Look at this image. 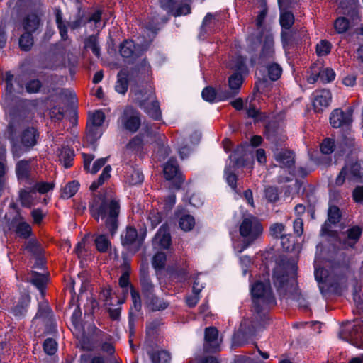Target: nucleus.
<instances>
[{
	"instance_id": "1",
	"label": "nucleus",
	"mask_w": 363,
	"mask_h": 363,
	"mask_svg": "<svg viewBox=\"0 0 363 363\" xmlns=\"http://www.w3.org/2000/svg\"><path fill=\"white\" fill-rule=\"evenodd\" d=\"M90 211L92 216L105 222L106 228L113 235L118 228V216L120 211L118 200L111 193L96 196L90 203Z\"/></svg>"
},
{
	"instance_id": "2",
	"label": "nucleus",
	"mask_w": 363,
	"mask_h": 363,
	"mask_svg": "<svg viewBox=\"0 0 363 363\" xmlns=\"http://www.w3.org/2000/svg\"><path fill=\"white\" fill-rule=\"evenodd\" d=\"M250 292L252 308L255 313L254 327L257 328L263 326L269 320L267 309L274 306L276 301L269 280L264 281L257 280L251 285Z\"/></svg>"
},
{
	"instance_id": "3",
	"label": "nucleus",
	"mask_w": 363,
	"mask_h": 363,
	"mask_svg": "<svg viewBox=\"0 0 363 363\" xmlns=\"http://www.w3.org/2000/svg\"><path fill=\"white\" fill-rule=\"evenodd\" d=\"M296 272L294 262L281 260L277 263L274 269L273 281L280 296L292 297L296 292Z\"/></svg>"
},
{
	"instance_id": "4",
	"label": "nucleus",
	"mask_w": 363,
	"mask_h": 363,
	"mask_svg": "<svg viewBox=\"0 0 363 363\" xmlns=\"http://www.w3.org/2000/svg\"><path fill=\"white\" fill-rule=\"evenodd\" d=\"M134 101L152 119L160 120L161 118L162 113L160 104L156 99L151 86L136 91L134 94Z\"/></svg>"
},
{
	"instance_id": "5",
	"label": "nucleus",
	"mask_w": 363,
	"mask_h": 363,
	"mask_svg": "<svg viewBox=\"0 0 363 363\" xmlns=\"http://www.w3.org/2000/svg\"><path fill=\"white\" fill-rule=\"evenodd\" d=\"M262 225L255 217L251 216L243 219L240 226V233L247 240L242 246L234 244L235 250L239 253L242 252L262 234Z\"/></svg>"
},
{
	"instance_id": "6",
	"label": "nucleus",
	"mask_w": 363,
	"mask_h": 363,
	"mask_svg": "<svg viewBox=\"0 0 363 363\" xmlns=\"http://www.w3.org/2000/svg\"><path fill=\"white\" fill-rule=\"evenodd\" d=\"M232 68L236 69L238 72L233 74L228 79L229 90L223 91L225 95L220 96V99H229L235 96L240 91L241 86L243 83V77L242 73L247 72V67L244 59L242 57H238Z\"/></svg>"
},
{
	"instance_id": "7",
	"label": "nucleus",
	"mask_w": 363,
	"mask_h": 363,
	"mask_svg": "<svg viewBox=\"0 0 363 363\" xmlns=\"http://www.w3.org/2000/svg\"><path fill=\"white\" fill-rule=\"evenodd\" d=\"M363 177V162H347L335 179V184L342 186L345 182H359Z\"/></svg>"
},
{
	"instance_id": "8",
	"label": "nucleus",
	"mask_w": 363,
	"mask_h": 363,
	"mask_svg": "<svg viewBox=\"0 0 363 363\" xmlns=\"http://www.w3.org/2000/svg\"><path fill=\"white\" fill-rule=\"evenodd\" d=\"M339 335L342 340L358 347L363 336V321L347 323L342 327Z\"/></svg>"
},
{
	"instance_id": "9",
	"label": "nucleus",
	"mask_w": 363,
	"mask_h": 363,
	"mask_svg": "<svg viewBox=\"0 0 363 363\" xmlns=\"http://www.w3.org/2000/svg\"><path fill=\"white\" fill-rule=\"evenodd\" d=\"M105 120V114L101 111H96L89 116L86 130V140L91 145L101 138L102 132L100 127Z\"/></svg>"
},
{
	"instance_id": "10",
	"label": "nucleus",
	"mask_w": 363,
	"mask_h": 363,
	"mask_svg": "<svg viewBox=\"0 0 363 363\" xmlns=\"http://www.w3.org/2000/svg\"><path fill=\"white\" fill-rule=\"evenodd\" d=\"M352 108H348L345 111L340 108L333 110L330 116V123L333 128L350 125L352 122Z\"/></svg>"
},
{
	"instance_id": "11",
	"label": "nucleus",
	"mask_w": 363,
	"mask_h": 363,
	"mask_svg": "<svg viewBox=\"0 0 363 363\" xmlns=\"http://www.w3.org/2000/svg\"><path fill=\"white\" fill-rule=\"evenodd\" d=\"M43 12L38 10L28 13L22 21L23 30L33 34L37 33L43 26Z\"/></svg>"
},
{
	"instance_id": "12",
	"label": "nucleus",
	"mask_w": 363,
	"mask_h": 363,
	"mask_svg": "<svg viewBox=\"0 0 363 363\" xmlns=\"http://www.w3.org/2000/svg\"><path fill=\"white\" fill-rule=\"evenodd\" d=\"M121 123L125 129L136 132L140 125V113L133 108L128 106L121 116Z\"/></svg>"
},
{
	"instance_id": "13",
	"label": "nucleus",
	"mask_w": 363,
	"mask_h": 363,
	"mask_svg": "<svg viewBox=\"0 0 363 363\" xmlns=\"http://www.w3.org/2000/svg\"><path fill=\"white\" fill-rule=\"evenodd\" d=\"M331 94L328 89L316 90L312 94V104L317 113L323 112L331 101Z\"/></svg>"
},
{
	"instance_id": "14",
	"label": "nucleus",
	"mask_w": 363,
	"mask_h": 363,
	"mask_svg": "<svg viewBox=\"0 0 363 363\" xmlns=\"http://www.w3.org/2000/svg\"><path fill=\"white\" fill-rule=\"evenodd\" d=\"M220 340H218V330L214 327L206 328L205 330L204 350L211 352L220 350Z\"/></svg>"
},
{
	"instance_id": "15",
	"label": "nucleus",
	"mask_w": 363,
	"mask_h": 363,
	"mask_svg": "<svg viewBox=\"0 0 363 363\" xmlns=\"http://www.w3.org/2000/svg\"><path fill=\"white\" fill-rule=\"evenodd\" d=\"M264 44L259 56V63L264 66L266 61L272 59L274 55V37L270 32H266L262 36Z\"/></svg>"
},
{
	"instance_id": "16",
	"label": "nucleus",
	"mask_w": 363,
	"mask_h": 363,
	"mask_svg": "<svg viewBox=\"0 0 363 363\" xmlns=\"http://www.w3.org/2000/svg\"><path fill=\"white\" fill-rule=\"evenodd\" d=\"M140 281L145 298H151L154 294V285L148 277V267L147 264L141 266Z\"/></svg>"
},
{
	"instance_id": "17",
	"label": "nucleus",
	"mask_w": 363,
	"mask_h": 363,
	"mask_svg": "<svg viewBox=\"0 0 363 363\" xmlns=\"http://www.w3.org/2000/svg\"><path fill=\"white\" fill-rule=\"evenodd\" d=\"M19 201L22 206L31 208L39 202V196L35 189H23L19 191Z\"/></svg>"
},
{
	"instance_id": "18",
	"label": "nucleus",
	"mask_w": 363,
	"mask_h": 363,
	"mask_svg": "<svg viewBox=\"0 0 363 363\" xmlns=\"http://www.w3.org/2000/svg\"><path fill=\"white\" fill-rule=\"evenodd\" d=\"M247 145H240L229 156L230 162L233 163V167H240L247 166V160L250 158L247 152Z\"/></svg>"
},
{
	"instance_id": "19",
	"label": "nucleus",
	"mask_w": 363,
	"mask_h": 363,
	"mask_svg": "<svg viewBox=\"0 0 363 363\" xmlns=\"http://www.w3.org/2000/svg\"><path fill=\"white\" fill-rule=\"evenodd\" d=\"M314 267H315L314 274H315V280L319 284L322 283V284L319 285V289H320L321 294H324L325 291L326 290L325 289V286H323V284H328L332 286L333 285L332 280L333 279L332 278V275L328 273V270L318 267V262L316 259L314 262Z\"/></svg>"
},
{
	"instance_id": "20",
	"label": "nucleus",
	"mask_w": 363,
	"mask_h": 363,
	"mask_svg": "<svg viewBox=\"0 0 363 363\" xmlns=\"http://www.w3.org/2000/svg\"><path fill=\"white\" fill-rule=\"evenodd\" d=\"M11 226L15 228V232L21 238H27L31 234L30 225L24 221L23 218L19 214L13 218Z\"/></svg>"
},
{
	"instance_id": "21",
	"label": "nucleus",
	"mask_w": 363,
	"mask_h": 363,
	"mask_svg": "<svg viewBox=\"0 0 363 363\" xmlns=\"http://www.w3.org/2000/svg\"><path fill=\"white\" fill-rule=\"evenodd\" d=\"M153 245L163 249H167L171 245V236L168 227L162 225L153 239Z\"/></svg>"
},
{
	"instance_id": "22",
	"label": "nucleus",
	"mask_w": 363,
	"mask_h": 363,
	"mask_svg": "<svg viewBox=\"0 0 363 363\" xmlns=\"http://www.w3.org/2000/svg\"><path fill=\"white\" fill-rule=\"evenodd\" d=\"M362 230L360 227L355 225L349 228L345 232V237L342 240V244L345 247H354L358 242Z\"/></svg>"
},
{
	"instance_id": "23",
	"label": "nucleus",
	"mask_w": 363,
	"mask_h": 363,
	"mask_svg": "<svg viewBox=\"0 0 363 363\" xmlns=\"http://www.w3.org/2000/svg\"><path fill=\"white\" fill-rule=\"evenodd\" d=\"M276 161L281 168L289 169V172L294 174L292 167L294 165V155L292 152L282 150L274 155Z\"/></svg>"
},
{
	"instance_id": "24",
	"label": "nucleus",
	"mask_w": 363,
	"mask_h": 363,
	"mask_svg": "<svg viewBox=\"0 0 363 363\" xmlns=\"http://www.w3.org/2000/svg\"><path fill=\"white\" fill-rule=\"evenodd\" d=\"M143 50L135 44L133 40H125L120 47V53L124 58H135L140 55Z\"/></svg>"
},
{
	"instance_id": "25",
	"label": "nucleus",
	"mask_w": 363,
	"mask_h": 363,
	"mask_svg": "<svg viewBox=\"0 0 363 363\" xmlns=\"http://www.w3.org/2000/svg\"><path fill=\"white\" fill-rule=\"evenodd\" d=\"M38 134L37 130L33 128H27L21 135V144L23 147H30L36 144Z\"/></svg>"
},
{
	"instance_id": "26",
	"label": "nucleus",
	"mask_w": 363,
	"mask_h": 363,
	"mask_svg": "<svg viewBox=\"0 0 363 363\" xmlns=\"http://www.w3.org/2000/svg\"><path fill=\"white\" fill-rule=\"evenodd\" d=\"M147 306L150 311H157L166 309L169 306V303L163 298L155 296L154 294L151 298L145 299Z\"/></svg>"
},
{
	"instance_id": "27",
	"label": "nucleus",
	"mask_w": 363,
	"mask_h": 363,
	"mask_svg": "<svg viewBox=\"0 0 363 363\" xmlns=\"http://www.w3.org/2000/svg\"><path fill=\"white\" fill-rule=\"evenodd\" d=\"M201 95L203 100L208 101L210 103L227 100L220 99V96H222L221 95H225V93L223 90L216 91V90L212 87H206L205 89H203Z\"/></svg>"
},
{
	"instance_id": "28",
	"label": "nucleus",
	"mask_w": 363,
	"mask_h": 363,
	"mask_svg": "<svg viewBox=\"0 0 363 363\" xmlns=\"http://www.w3.org/2000/svg\"><path fill=\"white\" fill-rule=\"evenodd\" d=\"M16 172L18 180L27 181L30 177V163L25 160H21L16 164Z\"/></svg>"
},
{
	"instance_id": "29",
	"label": "nucleus",
	"mask_w": 363,
	"mask_h": 363,
	"mask_svg": "<svg viewBox=\"0 0 363 363\" xmlns=\"http://www.w3.org/2000/svg\"><path fill=\"white\" fill-rule=\"evenodd\" d=\"M30 297L28 294L23 295L18 304L13 309V313L15 316L21 317L26 314L27 308L30 303Z\"/></svg>"
},
{
	"instance_id": "30",
	"label": "nucleus",
	"mask_w": 363,
	"mask_h": 363,
	"mask_svg": "<svg viewBox=\"0 0 363 363\" xmlns=\"http://www.w3.org/2000/svg\"><path fill=\"white\" fill-rule=\"evenodd\" d=\"M267 16V9L264 8L257 15L256 18V26L257 29L258 30V35L257 39L259 40H262V36L265 35L266 32H270L269 30L266 28V27L264 25V20Z\"/></svg>"
},
{
	"instance_id": "31",
	"label": "nucleus",
	"mask_w": 363,
	"mask_h": 363,
	"mask_svg": "<svg viewBox=\"0 0 363 363\" xmlns=\"http://www.w3.org/2000/svg\"><path fill=\"white\" fill-rule=\"evenodd\" d=\"M128 74L125 71L121 70L118 74V79L116 83V91L121 94H125L128 90Z\"/></svg>"
},
{
	"instance_id": "32",
	"label": "nucleus",
	"mask_w": 363,
	"mask_h": 363,
	"mask_svg": "<svg viewBox=\"0 0 363 363\" xmlns=\"http://www.w3.org/2000/svg\"><path fill=\"white\" fill-rule=\"evenodd\" d=\"M179 171L177 160L175 159H170L164 167V174L167 180L174 179Z\"/></svg>"
},
{
	"instance_id": "33",
	"label": "nucleus",
	"mask_w": 363,
	"mask_h": 363,
	"mask_svg": "<svg viewBox=\"0 0 363 363\" xmlns=\"http://www.w3.org/2000/svg\"><path fill=\"white\" fill-rule=\"evenodd\" d=\"M137 230L132 227H127L125 231L121 235V242L124 246H129L133 244L137 239Z\"/></svg>"
},
{
	"instance_id": "34",
	"label": "nucleus",
	"mask_w": 363,
	"mask_h": 363,
	"mask_svg": "<svg viewBox=\"0 0 363 363\" xmlns=\"http://www.w3.org/2000/svg\"><path fill=\"white\" fill-rule=\"evenodd\" d=\"M33 34V33L24 31V33L20 36L18 44L22 50L28 51L33 47L34 42Z\"/></svg>"
},
{
	"instance_id": "35",
	"label": "nucleus",
	"mask_w": 363,
	"mask_h": 363,
	"mask_svg": "<svg viewBox=\"0 0 363 363\" xmlns=\"http://www.w3.org/2000/svg\"><path fill=\"white\" fill-rule=\"evenodd\" d=\"M74 156V154L72 150L68 147H63L59 155L60 161L65 168H69L72 165Z\"/></svg>"
},
{
	"instance_id": "36",
	"label": "nucleus",
	"mask_w": 363,
	"mask_h": 363,
	"mask_svg": "<svg viewBox=\"0 0 363 363\" xmlns=\"http://www.w3.org/2000/svg\"><path fill=\"white\" fill-rule=\"evenodd\" d=\"M79 184L77 181H72L68 183L62 189L61 192V197L65 199H69L73 196L79 190Z\"/></svg>"
},
{
	"instance_id": "37",
	"label": "nucleus",
	"mask_w": 363,
	"mask_h": 363,
	"mask_svg": "<svg viewBox=\"0 0 363 363\" xmlns=\"http://www.w3.org/2000/svg\"><path fill=\"white\" fill-rule=\"evenodd\" d=\"M9 140L12 144V153L14 157H19L23 152V147L18 145L14 139V135L16 134L15 130L13 129V126L10 125L9 127Z\"/></svg>"
},
{
	"instance_id": "38",
	"label": "nucleus",
	"mask_w": 363,
	"mask_h": 363,
	"mask_svg": "<svg viewBox=\"0 0 363 363\" xmlns=\"http://www.w3.org/2000/svg\"><path fill=\"white\" fill-rule=\"evenodd\" d=\"M85 48L90 49L92 52L97 57H100V47L96 35H91L85 40Z\"/></svg>"
},
{
	"instance_id": "39",
	"label": "nucleus",
	"mask_w": 363,
	"mask_h": 363,
	"mask_svg": "<svg viewBox=\"0 0 363 363\" xmlns=\"http://www.w3.org/2000/svg\"><path fill=\"white\" fill-rule=\"evenodd\" d=\"M179 224L184 231H190L195 225V219L192 216L185 214L180 217Z\"/></svg>"
},
{
	"instance_id": "40",
	"label": "nucleus",
	"mask_w": 363,
	"mask_h": 363,
	"mask_svg": "<svg viewBox=\"0 0 363 363\" xmlns=\"http://www.w3.org/2000/svg\"><path fill=\"white\" fill-rule=\"evenodd\" d=\"M95 245L100 252H106L111 247V242L105 235H99L95 238Z\"/></svg>"
},
{
	"instance_id": "41",
	"label": "nucleus",
	"mask_w": 363,
	"mask_h": 363,
	"mask_svg": "<svg viewBox=\"0 0 363 363\" xmlns=\"http://www.w3.org/2000/svg\"><path fill=\"white\" fill-rule=\"evenodd\" d=\"M279 21L282 28L289 30L294 24V16L291 12L281 11Z\"/></svg>"
},
{
	"instance_id": "42",
	"label": "nucleus",
	"mask_w": 363,
	"mask_h": 363,
	"mask_svg": "<svg viewBox=\"0 0 363 363\" xmlns=\"http://www.w3.org/2000/svg\"><path fill=\"white\" fill-rule=\"evenodd\" d=\"M55 18L61 38L62 40H65L68 38L67 29L65 23L62 21V14L60 9H56L55 11Z\"/></svg>"
},
{
	"instance_id": "43",
	"label": "nucleus",
	"mask_w": 363,
	"mask_h": 363,
	"mask_svg": "<svg viewBox=\"0 0 363 363\" xmlns=\"http://www.w3.org/2000/svg\"><path fill=\"white\" fill-rule=\"evenodd\" d=\"M28 279L40 291L43 290L46 283V277L43 274L35 272H33Z\"/></svg>"
},
{
	"instance_id": "44",
	"label": "nucleus",
	"mask_w": 363,
	"mask_h": 363,
	"mask_svg": "<svg viewBox=\"0 0 363 363\" xmlns=\"http://www.w3.org/2000/svg\"><path fill=\"white\" fill-rule=\"evenodd\" d=\"M266 68L268 72V76L271 80L275 81L280 77L282 69L279 65L277 63H271L267 65Z\"/></svg>"
},
{
	"instance_id": "45",
	"label": "nucleus",
	"mask_w": 363,
	"mask_h": 363,
	"mask_svg": "<svg viewBox=\"0 0 363 363\" xmlns=\"http://www.w3.org/2000/svg\"><path fill=\"white\" fill-rule=\"evenodd\" d=\"M143 175L139 171L136 169H132L130 172H128L126 175V181L130 185H136L141 184L143 181Z\"/></svg>"
},
{
	"instance_id": "46",
	"label": "nucleus",
	"mask_w": 363,
	"mask_h": 363,
	"mask_svg": "<svg viewBox=\"0 0 363 363\" xmlns=\"http://www.w3.org/2000/svg\"><path fill=\"white\" fill-rule=\"evenodd\" d=\"M350 27L349 21L345 17L337 18L334 22V28L339 33H345Z\"/></svg>"
},
{
	"instance_id": "47",
	"label": "nucleus",
	"mask_w": 363,
	"mask_h": 363,
	"mask_svg": "<svg viewBox=\"0 0 363 363\" xmlns=\"http://www.w3.org/2000/svg\"><path fill=\"white\" fill-rule=\"evenodd\" d=\"M217 21L216 14L208 13L203 20L201 27V32L206 33L207 28H211L216 23Z\"/></svg>"
},
{
	"instance_id": "48",
	"label": "nucleus",
	"mask_w": 363,
	"mask_h": 363,
	"mask_svg": "<svg viewBox=\"0 0 363 363\" xmlns=\"http://www.w3.org/2000/svg\"><path fill=\"white\" fill-rule=\"evenodd\" d=\"M153 363H169L171 359L170 354L164 350L158 351L151 357Z\"/></svg>"
},
{
	"instance_id": "49",
	"label": "nucleus",
	"mask_w": 363,
	"mask_h": 363,
	"mask_svg": "<svg viewBox=\"0 0 363 363\" xmlns=\"http://www.w3.org/2000/svg\"><path fill=\"white\" fill-rule=\"evenodd\" d=\"M335 74L332 69L320 67V79L323 83H328L335 79Z\"/></svg>"
},
{
	"instance_id": "50",
	"label": "nucleus",
	"mask_w": 363,
	"mask_h": 363,
	"mask_svg": "<svg viewBox=\"0 0 363 363\" xmlns=\"http://www.w3.org/2000/svg\"><path fill=\"white\" fill-rule=\"evenodd\" d=\"M331 50V44L325 40H321L316 45V53L318 56L327 55Z\"/></svg>"
},
{
	"instance_id": "51",
	"label": "nucleus",
	"mask_w": 363,
	"mask_h": 363,
	"mask_svg": "<svg viewBox=\"0 0 363 363\" xmlns=\"http://www.w3.org/2000/svg\"><path fill=\"white\" fill-rule=\"evenodd\" d=\"M165 262L166 255L164 252H158L152 258V266L155 269H161L164 268Z\"/></svg>"
},
{
	"instance_id": "52",
	"label": "nucleus",
	"mask_w": 363,
	"mask_h": 363,
	"mask_svg": "<svg viewBox=\"0 0 363 363\" xmlns=\"http://www.w3.org/2000/svg\"><path fill=\"white\" fill-rule=\"evenodd\" d=\"M43 349L46 354L52 355L57 351V344L55 340L52 338H48L44 341Z\"/></svg>"
},
{
	"instance_id": "53",
	"label": "nucleus",
	"mask_w": 363,
	"mask_h": 363,
	"mask_svg": "<svg viewBox=\"0 0 363 363\" xmlns=\"http://www.w3.org/2000/svg\"><path fill=\"white\" fill-rule=\"evenodd\" d=\"M225 177L226 182L228 184V185L232 188V189L236 191L237 176L232 171H230V166L225 167Z\"/></svg>"
},
{
	"instance_id": "54",
	"label": "nucleus",
	"mask_w": 363,
	"mask_h": 363,
	"mask_svg": "<svg viewBox=\"0 0 363 363\" xmlns=\"http://www.w3.org/2000/svg\"><path fill=\"white\" fill-rule=\"evenodd\" d=\"M335 143L330 138L325 139L320 145V150L322 153L325 155L331 154L334 151Z\"/></svg>"
},
{
	"instance_id": "55",
	"label": "nucleus",
	"mask_w": 363,
	"mask_h": 363,
	"mask_svg": "<svg viewBox=\"0 0 363 363\" xmlns=\"http://www.w3.org/2000/svg\"><path fill=\"white\" fill-rule=\"evenodd\" d=\"M328 220L331 223H337L339 222L340 215V210L337 206H332L329 207L328 213Z\"/></svg>"
},
{
	"instance_id": "56",
	"label": "nucleus",
	"mask_w": 363,
	"mask_h": 363,
	"mask_svg": "<svg viewBox=\"0 0 363 363\" xmlns=\"http://www.w3.org/2000/svg\"><path fill=\"white\" fill-rule=\"evenodd\" d=\"M266 199L269 202H275L279 199L278 189L274 186H268L264 190Z\"/></svg>"
},
{
	"instance_id": "57",
	"label": "nucleus",
	"mask_w": 363,
	"mask_h": 363,
	"mask_svg": "<svg viewBox=\"0 0 363 363\" xmlns=\"http://www.w3.org/2000/svg\"><path fill=\"white\" fill-rule=\"evenodd\" d=\"M119 285L123 289V293L125 295L128 294V288L130 286L129 283V272L125 271L120 277Z\"/></svg>"
},
{
	"instance_id": "58",
	"label": "nucleus",
	"mask_w": 363,
	"mask_h": 363,
	"mask_svg": "<svg viewBox=\"0 0 363 363\" xmlns=\"http://www.w3.org/2000/svg\"><path fill=\"white\" fill-rule=\"evenodd\" d=\"M320 79V67L313 66L311 67L310 74L306 77V80L309 84H314Z\"/></svg>"
},
{
	"instance_id": "59",
	"label": "nucleus",
	"mask_w": 363,
	"mask_h": 363,
	"mask_svg": "<svg viewBox=\"0 0 363 363\" xmlns=\"http://www.w3.org/2000/svg\"><path fill=\"white\" fill-rule=\"evenodd\" d=\"M131 298L133 303L134 308L138 311L141 308V299L140 296L138 291H136L132 286H130Z\"/></svg>"
},
{
	"instance_id": "60",
	"label": "nucleus",
	"mask_w": 363,
	"mask_h": 363,
	"mask_svg": "<svg viewBox=\"0 0 363 363\" xmlns=\"http://www.w3.org/2000/svg\"><path fill=\"white\" fill-rule=\"evenodd\" d=\"M191 12V6L189 4L184 3L179 5L174 11H172V15L174 16H180L187 15Z\"/></svg>"
},
{
	"instance_id": "61",
	"label": "nucleus",
	"mask_w": 363,
	"mask_h": 363,
	"mask_svg": "<svg viewBox=\"0 0 363 363\" xmlns=\"http://www.w3.org/2000/svg\"><path fill=\"white\" fill-rule=\"evenodd\" d=\"M53 189V184L50 182H40L35 184L33 189L40 194H45Z\"/></svg>"
},
{
	"instance_id": "62",
	"label": "nucleus",
	"mask_w": 363,
	"mask_h": 363,
	"mask_svg": "<svg viewBox=\"0 0 363 363\" xmlns=\"http://www.w3.org/2000/svg\"><path fill=\"white\" fill-rule=\"evenodd\" d=\"M285 226L282 223H274L270 227V233L274 238H281Z\"/></svg>"
},
{
	"instance_id": "63",
	"label": "nucleus",
	"mask_w": 363,
	"mask_h": 363,
	"mask_svg": "<svg viewBox=\"0 0 363 363\" xmlns=\"http://www.w3.org/2000/svg\"><path fill=\"white\" fill-rule=\"evenodd\" d=\"M41 83L38 79H33L28 82L26 85V89L28 93H36L40 90Z\"/></svg>"
},
{
	"instance_id": "64",
	"label": "nucleus",
	"mask_w": 363,
	"mask_h": 363,
	"mask_svg": "<svg viewBox=\"0 0 363 363\" xmlns=\"http://www.w3.org/2000/svg\"><path fill=\"white\" fill-rule=\"evenodd\" d=\"M353 199L357 203H361L363 201V186L356 187L352 192Z\"/></svg>"
}]
</instances>
